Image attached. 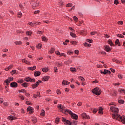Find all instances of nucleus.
Instances as JSON below:
<instances>
[{
  "instance_id": "57",
  "label": "nucleus",
  "mask_w": 125,
  "mask_h": 125,
  "mask_svg": "<svg viewBox=\"0 0 125 125\" xmlns=\"http://www.w3.org/2000/svg\"><path fill=\"white\" fill-rule=\"evenodd\" d=\"M118 102L119 103H120L121 104H124L125 101H124L123 100H118Z\"/></svg>"
},
{
  "instance_id": "16",
  "label": "nucleus",
  "mask_w": 125,
  "mask_h": 125,
  "mask_svg": "<svg viewBox=\"0 0 125 125\" xmlns=\"http://www.w3.org/2000/svg\"><path fill=\"white\" fill-rule=\"evenodd\" d=\"M62 83V85H69V84H70V83L67 80H63Z\"/></svg>"
},
{
  "instance_id": "33",
  "label": "nucleus",
  "mask_w": 125,
  "mask_h": 125,
  "mask_svg": "<svg viewBox=\"0 0 125 125\" xmlns=\"http://www.w3.org/2000/svg\"><path fill=\"white\" fill-rule=\"evenodd\" d=\"M40 116H42V117L45 116V111H44V110L42 109L41 110Z\"/></svg>"
},
{
  "instance_id": "34",
  "label": "nucleus",
  "mask_w": 125,
  "mask_h": 125,
  "mask_svg": "<svg viewBox=\"0 0 125 125\" xmlns=\"http://www.w3.org/2000/svg\"><path fill=\"white\" fill-rule=\"evenodd\" d=\"M42 47V45L41 43H39L36 45L37 49H41Z\"/></svg>"
},
{
  "instance_id": "55",
  "label": "nucleus",
  "mask_w": 125,
  "mask_h": 125,
  "mask_svg": "<svg viewBox=\"0 0 125 125\" xmlns=\"http://www.w3.org/2000/svg\"><path fill=\"white\" fill-rule=\"evenodd\" d=\"M43 22H44V23H46V24H50L51 21H43Z\"/></svg>"
},
{
  "instance_id": "22",
  "label": "nucleus",
  "mask_w": 125,
  "mask_h": 125,
  "mask_svg": "<svg viewBox=\"0 0 125 125\" xmlns=\"http://www.w3.org/2000/svg\"><path fill=\"white\" fill-rule=\"evenodd\" d=\"M104 47L105 51H107V52L111 51V48H110V46L108 45H105L104 46Z\"/></svg>"
},
{
  "instance_id": "53",
  "label": "nucleus",
  "mask_w": 125,
  "mask_h": 125,
  "mask_svg": "<svg viewBox=\"0 0 125 125\" xmlns=\"http://www.w3.org/2000/svg\"><path fill=\"white\" fill-rule=\"evenodd\" d=\"M73 6V4L71 3H69L66 5V7H72Z\"/></svg>"
},
{
  "instance_id": "54",
  "label": "nucleus",
  "mask_w": 125,
  "mask_h": 125,
  "mask_svg": "<svg viewBox=\"0 0 125 125\" xmlns=\"http://www.w3.org/2000/svg\"><path fill=\"white\" fill-rule=\"evenodd\" d=\"M61 56H64V57H66L67 55H66V54H65L64 53H61L60 57H61Z\"/></svg>"
},
{
  "instance_id": "43",
  "label": "nucleus",
  "mask_w": 125,
  "mask_h": 125,
  "mask_svg": "<svg viewBox=\"0 0 125 125\" xmlns=\"http://www.w3.org/2000/svg\"><path fill=\"white\" fill-rule=\"evenodd\" d=\"M118 92H120V93H123L125 94V89H119Z\"/></svg>"
},
{
  "instance_id": "10",
  "label": "nucleus",
  "mask_w": 125,
  "mask_h": 125,
  "mask_svg": "<svg viewBox=\"0 0 125 125\" xmlns=\"http://www.w3.org/2000/svg\"><path fill=\"white\" fill-rule=\"evenodd\" d=\"M27 111L29 112V114H33L34 113V108L31 106H28L27 108Z\"/></svg>"
},
{
  "instance_id": "46",
  "label": "nucleus",
  "mask_w": 125,
  "mask_h": 125,
  "mask_svg": "<svg viewBox=\"0 0 125 125\" xmlns=\"http://www.w3.org/2000/svg\"><path fill=\"white\" fill-rule=\"evenodd\" d=\"M18 83H24V80L23 79H20L18 81Z\"/></svg>"
},
{
  "instance_id": "36",
  "label": "nucleus",
  "mask_w": 125,
  "mask_h": 125,
  "mask_svg": "<svg viewBox=\"0 0 125 125\" xmlns=\"http://www.w3.org/2000/svg\"><path fill=\"white\" fill-rule=\"evenodd\" d=\"M59 6H63L64 5V2L62 0H60L58 3Z\"/></svg>"
},
{
  "instance_id": "15",
  "label": "nucleus",
  "mask_w": 125,
  "mask_h": 125,
  "mask_svg": "<svg viewBox=\"0 0 125 125\" xmlns=\"http://www.w3.org/2000/svg\"><path fill=\"white\" fill-rule=\"evenodd\" d=\"M31 86L32 87L33 89L37 88L38 86H39V82H36V83L31 85Z\"/></svg>"
},
{
  "instance_id": "63",
  "label": "nucleus",
  "mask_w": 125,
  "mask_h": 125,
  "mask_svg": "<svg viewBox=\"0 0 125 125\" xmlns=\"http://www.w3.org/2000/svg\"><path fill=\"white\" fill-rule=\"evenodd\" d=\"M114 3L116 4V5H118V4H119V1L118 0H115Z\"/></svg>"
},
{
  "instance_id": "61",
  "label": "nucleus",
  "mask_w": 125,
  "mask_h": 125,
  "mask_svg": "<svg viewBox=\"0 0 125 125\" xmlns=\"http://www.w3.org/2000/svg\"><path fill=\"white\" fill-rule=\"evenodd\" d=\"M55 53V54H56V55H59L60 56L61 54V53H60L59 51H56Z\"/></svg>"
},
{
  "instance_id": "40",
  "label": "nucleus",
  "mask_w": 125,
  "mask_h": 125,
  "mask_svg": "<svg viewBox=\"0 0 125 125\" xmlns=\"http://www.w3.org/2000/svg\"><path fill=\"white\" fill-rule=\"evenodd\" d=\"M22 86L23 87L27 88L28 87V83L24 82L21 84Z\"/></svg>"
},
{
  "instance_id": "2",
  "label": "nucleus",
  "mask_w": 125,
  "mask_h": 125,
  "mask_svg": "<svg viewBox=\"0 0 125 125\" xmlns=\"http://www.w3.org/2000/svg\"><path fill=\"white\" fill-rule=\"evenodd\" d=\"M92 92L94 94H95V95H100L101 94V89L99 88V87H96L92 90Z\"/></svg>"
},
{
  "instance_id": "12",
  "label": "nucleus",
  "mask_w": 125,
  "mask_h": 125,
  "mask_svg": "<svg viewBox=\"0 0 125 125\" xmlns=\"http://www.w3.org/2000/svg\"><path fill=\"white\" fill-rule=\"evenodd\" d=\"M7 119L9 121H13V120H16V117L15 116H13L12 115H10L8 116Z\"/></svg>"
},
{
  "instance_id": "51",
  "label": "nucleus",
  "mask_w": 125,
  "mask_h": 125,
  "mask_svg": "<svg viewBox=\"0 0 125 125\" xmlns=\"http://www.w3.org/2000/svg\"><path fill=\"white\" fill-rule=\"evenodd\" d=\"M117 24L118 25H123V24H124V22H123L122 21H118Z\"/></svg>"
},
{
  "instance_id": "5",
  "label": "nucleus",
  "mask_w": 125,
  "mask_h": 125,
  "mask_svg": "<svg viewBox=\"0 0 125 125\" xmlns=\"http://www.w3.org/2000/svg\"><path fill=\"white\" fill-rule=\"evenodd\" d=\"M31 6L33 9L37 8L39 6V2L38 1H32L31 2Z\"/></svg>"
},
{
  "instance_id": "27",
  "label": "nucleus",
  "mask_w": 125,
  "mask_h": 125,
  "mask_svg": "<svg viewBox=\"0 0 125 125\" xmlns=\"http://www.w3.org/2000/svg\"><path fill=\"white\" fill-rule=\"evenodd\" d=\"M31 121L33 123V124H36V123H37V122H38V120L35 117L31 118Z\"/></svg>"
},
{
  "instance_id": "1",
  "label": "nucleus",
  "mask_w": 125,
  "mask_h": 125,
  "mask_svg": "<svg viewBox=\"0 0 125 125\" xmlns=\"http://www.w3.org/2000/svg\"><path fill=\"white\" fill-rule=\"evenodd\" d=\"M109 106H111L110 107V111L113 113L112 114L113 119L114 120H117L119 122H122L123 124H125V117L124 115L121 116V115L118 114H119V108L116 107V103L114 102L110 103L109 104Z\"/></svg>"
},
{
  "instance_id": "19",
  "label": "nucleus",
  "mask_w": 125,
  "mask_h": 125,
  "mask_svg": "<svg viewBox=\"0 0 125 125\" xmlns=\"http://www.w3.org/2000/svg\"><path fill=\"white\" fill-rule=\"evenodd\" d=\"M22 16L23 13H22V12L21 11L18 12L17 14V17H18V18H21V17H22Z\"/></svg>"
},
{
  "instance_id": "64",
  "label": "nucleus",
  "mask_w": 125,
  "mask_h": 125,
  "mask_svg": "<svg viewBox=\"0 0 125 125\" xmlns=\"http://www.w3.org/2000/svg\"><path fill=\"white\" fill-rule=\"evenodd\" d=\"M19 92L20 93V92L24 93L26 92V90L25 89H21V90H19Z\"/></svg>"
},
{
  "instance_id": "35",
  "label": "nucleus",
  "mask_w": 125,
  "mask_h": 125,
  "mask_svg": "<svg viewBox=\"0 0 125 125\" xmlns=\"http://www.w3.org/2000/svg\"><path fill=\"white\" fill-rule=\"evenodd\" d=\"M12 68H13V65L11 64V65L9 66L8 67L6 68L5 69V70L9 71V70H10V69H12Z\"/></svg>"
},
{
  "instance_id": "20",
  "label": "nucleus",
  "mask_w": 125,
  "mask_h": 125,
  "mask_svg": "<svg viewBox=\"0 0 125 125\" xmlns=\"http://www.w3.org/2000/svg\"><path fill=\"white\" fill-rule=\"evenodd\" d=\"M22 63H25V64H27V65H30L31 63L29 62V61H27L25 59H22L21 60Z\"/></svg>"
},
{
  "instance_id": "31",
  "label": "nucleus",
  "mask_w": 125,
  "mask_h": 125,
  "mask_svg": "<svg viewBox=\"0 0 125 125\" xmlns=\"http://www.w3.org/2000/svg\"><path fill=\"white\" fill-rule=\"evenodd\" d=\"M70 71L71 73H76V72H77V69L76 68L71 67L70 68Z\"/></svg>"
},
{
  "instance_id": "58",
  "label": "nucleus",
  "mask_w": 125,
  "mask_h": 125,
  "mask_svg": "<svg viewBox=\"0 0 125 125\" xmlns=\"http://www.w3.org/2000/svg\"><path fill=\"white\" fill-rule=\"evenodd\" d=\"M4 106H5L6 107L8 106V102H5L3 103Z\"/></svg>"
},
{
  "instance_id": "13",
  "label": "nucleus",
  "mask_w": 125,
  "mask_h": 125,
  "mask_svg": "<svg viewBox=\"0 0 125 125\" xmlns=\"http://www.w3.org/2000/svg\"><path fill=\"white\" fill-rule=\"evenodd\" d=\"M10 85L11 87H14V88H16V87H17V83L15 82H12Z\"/></svg>"
},
{
  "instance_id": "23",
  "label": "nucleus",
  "mask_w": 125,
  "mask_h": 125,
  "mask_svg": "<svg viewBox=\"0 0 125 125\" xmlns=\"http://www.w3.org/2000/svg\"><path fill=\"white\" fill-rule=\"evenodd\" d=\"M50 78V77L49 76H44L42 79V80L43 82H47L49 79Z\"/></svg>"
},
{
  "instance_id": "32",
  "label": "nucleus",
  "mask_w": 125,
  "mask_h": 125,
  "mask_svg": "<svg viewBox=\"0 0 125 125\" xmlns=\"http://www.w3.org/2000/svg\"><path fill=\"white\" fill-rule=\"evenodd\" d=\"M28 70H30V71H34L35 69H37L36 66H33V67H29L27 68Z\"/></svg>"
},
{
  "instance_id": "14",
  "label": "nucleus",
  "mask_w": 125,
  "mask_h": 125,
  "mask_svg": "<svg viewBox=\"0 0 125 125\" xmlns=\"http://www.w3.org/2000/svg\"><path fill=\"white\" fill-rule=\"evenodd\" d=\"M15 45H21L23 44V42L21 41H17L14 42Z\"/></svg>"
},
{
  "instance_id": "18",
  "label": "nucleus",
  "mask_w": 125,
  "mask_h": 125,
  "mask_svg": "<svg viewBox=\"0 0 125 125\" xmlns=\"http://www.w3.org/2000/svg\"><path fill=\"white\" fill-rule=\"evenodd\" d=\"M71 116V118L72 119H74V120H77L78 119V115H77L76 114H74L72 112V114L70 115Z\"/></svg>"
},
{
  "instance_id": "25",
  "label": "nucleus",
  "mask_w": 125,
  "mask_h": 125,
  "mask_svg": "<svg viewBox=\"0 0 125 125\" xmlns=\"http://www.w3.org/2000/svg\"><path fill=\"white\" fill-rule=\"evenodd\" d=\"M41 39L43 42H46L48 41V39L45 36H42L41 37Z\"/></svg>"
},
{
  "instance_id": "62",
  "label": "nucleus",
  "mask_w": 125,
  "mask_h": 125,
  "mask_svg": "<svg viewBox=\"0 0 125 125\" xmlns=\"http://www.w3.org/2000/svg\"><path fill=\"white\" fill-rule=\"evenodd\" d=\"M117 37H119V38H124V35L121 34H117Z\"/></svg>"
},
{
  "instance_id": "49",
  "label": "nucleus",
  "mask_w": 125,
  "mask_h": 125,
  "mask_svg": "<svg viewBox=\"0 0 125 125\" xmlns=\"http://www.w3.org/2000/svg\"><path fill=\"white\" fill-rule=\"evenodd\" d=\"M19 97L21 98V99H22V100H24L25 99V96L22 95H20L19 96Z\"/></svg>"
},
{
  "instance_id": "4",
  "label": "nucleus",
  "mask_w": 125,
  "mask_h": 125,
  "mask_svg": "<svg viewBox=\"0 0 125 125\" xmlns=\"http://www.w3.org/2000/svg\"><path fill=\"white\" fill-rule=\"evenodd\" d=\"M73 112H72V111H71L70 109H63V110L62 111V113L64 114V115H70L72 114Z\"/></svg>"
},
{
  "instance_id": "9",
  "label": "nucleus",
  "mask_w": 125,
  "mask_h": 125,
  "mask_svg": "<svg viewBox=\"0 0 125 125\" xmlns=\"http://www.w3.org/2000/svg\"><path fill=\"white\" fill-rule=\"evenodd\" d=\"M79 79L80 80H81L82 82L81 83L82 85L83 86L85 85V80L84 79V78L82 77V76H80L79 77Z\"/></svg>"
},
{
  "instance_id": "11",
  "label": "nucleus",
  "mask_w": 125,
  "mask_h": 125,
  "mask_svg": "<svg viewBox=\"0 0 125 125\" xmlns=\"http://www.w3.org/2000/svg\"><path fill=\"white\" fill-rule=\"evenodd\" d=\"M24 81H26V82H35L36 79H31L30 77H26L24 79Z\"/></svg>"
},
{
  "instance_id": "60",
  "label": "nucleus",
  "mask_w": 125,
  "mask_h": 125,
  "mask_svg": "<svg viewBox=\"0 0 125 125\" xmlns=\"http://www.w3.org/2000/svg\"><path fill=\"white\" fill-rule=\"evenodd\" d=\"M73 19H74V20L75 21H76V22H78V18L76 16H74L73 17Z\"/></svg>"
},
{
  "instance_id": "45",
  "label": "nucleus",
  "mask_w": 125,
  "mask_h": 125,
  "mask_svg": "<svg viewBox=\"0 0 125 125\" xmlns=\"http://www.w3.org/2000/svg\"><path fill=\"white\" fill-rule=\"evenodd\" d=\"M32 31H27L26 32V34L27 35V36H32Z\"/></svg>"
},
{
  "instance_id": "38",
  "label": "nucleus",
  "mask_w": 125,
  "mask_h": 125,
  "mask_svg": "<svg viewBox=\"0 0 125 125\" xmlns=\"http://www.w3.org/2000/svg\"><path fill=\"white\" fill-rule=\"evenodd\" d=\"M70 35L72 38H77V35L73 32H70Z\"/></svg>"
},
{
  "instance_id": "6",
  "label": "nucleus",
  "mask_w": 125,
  "mask_h": 125,
  "mask_svg": "<svg viewBox=\"0 0 125 125\" xmlns=\"http://www.w3.org/2000/svg\"><path fill=\"white\" fill-rule=\"evenodd\" d=\"M58 109H59L60 112L63 113V111H64V110H65V108L64 107V106H63V105L61 104H59L58 105Z\"/></svg>"
},
{
  "instance_id": "59",
  "label": "nucleus",
  "mask_w": 125,
  "mask_h": 125,
  "mask_svg": "<svg viewBox=\"0 0 125 125\" xmlns=\"http://www.w3.org/2000/svg\"><path fill=\"white\" fill-rule=\"evenodd\" d=\"M90 34L92 36H94V35H96V34H97V32L96 31H92L91 32Z\"/></svg>"
},
{
  "instance_id": "24",
  "label": "nucleus",
  "mask_w": 125,
  "mask_h": 125,
  "mask_svg": "<svg viewBox=\"0 0 125 125\" xmlns=\"http://www.w3.org/2000/svg\"><path fill=\"white\" fill-rule=\"evenodd\" d=\"M42 71L43 73H47L49 71V68L48 67H44L42 69Z\"/></svg>"
},
{
  "instance_id": "7",
  "label": "nucleus",
  "mask_w": 125,
  "mask_h": 125,
  "mask_svg": "<svg viewBox=\"0 0 125 125\" xmlns=\"http://www.w3.org/2000/svg\"><path fill=\"white\" fill-rule=\"evenodd\" d=\"M12 81H13V77H9L8 79H7L5 81V83H6L7 85H8V84L10 83V82H12Z\"/></svg>"
},
{
  "instance_id": "29",
  "label": "nucleus",
  "mask_w": 125,
  "mask_h": 125,
  "mask_svg": "<svg viewBox=\"0 0 125 125\" xmlns=\"http://www.w3.org/2000/svg\"><path fill=\"white\" fill-rule=\"evenodd\" d=\"M41 75V72L39 71H36L34 72L35 77H39Z\"/></svg>"
},
{
  "instance_id": "8",
  "label": "nucleus",
  "mask_w": 125,
  "mask_h": 125,
  "mask_svg": "<svg viewBox=\"0 0 125 125\" xmlns=\"http://www.w3.org/2000/svg\"><path fill=\"white\" fill-rule=\"evenodd\" d=\"M81 117H82L83 119H86L89 120L90 119V117H89L86 113H83L81 114Z\"/></svg>"
},
{
  "instance_id": "42",
  "label": "nucleus",
  "mask_w": 125,
  "mask_h": 125,
  "mask_svg": "<svg viewBox=\"0 0 125 125\" xmlns=\"http://www.w3.org/2000/svg\"><path fill=\"white\" fill-rule=\"evenodd\" d=\"M55 51V48L52 47L51 48V49L49 52L51 53V54H52V53H54Z\"/></svg>"
},
{
  "instance_id": "28",
  "label": "nucleus",
  "mask_w": 125,
  "mask_h": 125,
  "mask_svg": "<svg viewBox=\"0 0 125 125\" xmlns=\"http://www.w3.org/2000/svg\"><path fill=\"white\" fill-rule=\"evenodd\" d=\"M70 43H71V44H73V45H77V44L79 43V42L76 41H70Z\"/></svg>"
},
{
  "instance_id": "52",
  "label": "nucleus",
  "mask_w": 125,
  "mask_h": 125,
  "mask_svg": "<svg viewBox=\"0 0 125 125\" xmlns=\"http://www.w3.org/2000/svg\"><path fill=\"white\" fill-rule=\"evenodd\" d=\"M16 70H13L11 72V75H12V76H13V75H14V74H16Z\"/></svg>"
},
{
  "instance_id": "44",
  "label": "nucleus",
  "mask_w": 125,
  "mask_h": 125,
  "mask_svg": "<svg viewBox=\"0 0 125 125\" xmlns=\"http://www.w3.org/2000/svg\"><path fill=\"white\" fill-rule=\"evenodd\" d=\"M28 25H29V26H31V27H34L35 26V22H28Z\"/></svg>"
},
{
  "instance_id": "30",
  "label": "nucleus",
  "mask_w": 125,
  "mask_h": 125,
  "mask_svg": "<svg viewBox=\"0 0 125 125\" xmlns=\"http://www.w3.org/2000/svg\"><path fill=\"white\" fill-rule=\"evenodd\" d=\"M19 7L21 10H24V9H25V7L24 6V5H23L22 3H20Z\"/></svg>"
},
{
  "instance_id": "56",
  "label": "nucleus",
  "mask_w": 125,
  "mask_h": 125,
  "mask_svg": "<svg viewBox=\"0 0 125 125\" xmlns=\"http://www.w3.org/2000/svg\"><path fill=\"white\" fill-rule=\"evenodd\" d=\"M84 46H86V47H89V46H91V44H88L87 43H84Z\"/></svg>"
},
{
  "instance_id": "39",
  "label": "nucleus",
  "mask_w": 125,
  "mask_h": 125,
  "mask_svg": "<svg viewBox=\"0 0 125 125\" xmlns=\"http://www.w3.org/2000/svg\"><path fill=\"white\" fill-rule=\"evenodd\" d=\"M115 43L116 45H118V46H120L121 45L119 39H116V40L115 41Z\"/></svg>"
},
{
  "instance_id": "26",
  "label": "nucleus",
  "mask_w": 125,
  "mask_h": 125,
  "mask_svg": "<svg viewBox=\"0 0 125 125\" xmlns=\"http://www.w3.org/2000/svg\"><path fill=\"white\" fill-rule=\"evenodd\" d=\"M106 74H109L110 75L111 74V71H110V70L104 69L103 71V74L106 75Z\"/></svg>"
},
{
  "instance_id": "50",
  "label": "nucleus",
  "mask_w": 125,
  "mask_h": 125,
  "mask_svg": "<svg viewBox=\"0 0 125 125\" xmlns=\"http://www.w3.org/2000/svg\"><path fill=\"white\" fill-rule=\"evenodd\" d=\"M17 34H24V31L22 30H17Z\"/></svg>"
},
{
  "instance_id": "41",
  "label": "nucleus",
  "mask_w": 125,
  "mask_h": 125,
  "mask_svg": "<svg viewBox=\"0 0 125 125\" xmlns=\"http://www.w3.org/2000/svg\"><path fill=\"white\" fill-rule=\"evenodd\" d=\"M26 105H28V106H32V105H33V103H32L31 102H30L29 101H27L26 102Z\"/></svg>"
},
{
  "instance_id": "47",
  "label": "nucleus",
  "mask_w": 125,
  "mask_h": 125,
  "mask_svg": "<svg viewBox=\"0 0 125 125\" xmlns=\"http://www.w3.org/2000/svg\"><path fill=\"white\" fill-rule=\"evenodd\" d=\"M83 20L80 21L79 22V24L77 25V26H78L79 27H81V25H82V24H83Z\"/></svg>"
},
{
  "instance_id": "17",
  "label": "nucleus",
  "mask_w": 125,
  "mask_h": 125,
  "mask_svg": "<svg viewBox=\"0 0 125 125\" xmlns=\"http://www.w3.org/2000/svg\"><path fill=\"white\" fill-rule=\"evenodd\" d=\"M57 67H62L63 66V63L60 62H55Z\"/></svg>"
},
{
  "instance_id": "48",
  "label": "nucleus",
  "mask_w": 125,
  "mask_h": 125,
  "mask_svg": "<svg viewBox=\"0 0 125 125\" xmlns=\"http://www.w3.org/2000/svg\"><path fill=\"white\" fill-rule=\"evenodd\" d=\"M86 42H89V43H92V42H93V40L92 39H86Z\"/></svg>"
},
{
  "instance_id": "37",
  "label": "nucleus",
  "mask_w": 125,
  "mask_h": 125,
  "mask_svg": "<svg viewBox=\"0 0 125 125\" xmlns=\"http://www.w3.org/2000/svg\"><path fill=\"white\" fill-rule=\"evenodd\" d=\"M99 114H103V108L102 107H99Z\"/></svg>"
},
{
  "instance_id": "3",
  "label": "nucleus",
  "mask_w": 125,
  "mask_h": 125,
  "mask_svg": "<svg viewBox=\"0 0 125 125\" xmlns=\"http://www.w3.org/2000/svg\"><path fill=\"white\" fill-rule=\"evenodd\" d=\"M62 122H63V123H64V125H72V123L71 122V121H70L68 120H67L66 118H65L64 117H62Z\"/></svg>"
},
{
  "instance_id": "21",
  "label": "nucleus",
  "mask_w": 125,
  "mask_h": 125,
  "mask_svg": "<svg viewBox=\"0 0 125 125\" xmlns=\"http://www.w3.org/2000/svg\"><path fill=\"white\" fill-rule=\"evenodd\" d=\"M113 62H115V63H117V64H122V61L118 60L116 59H112Z\"/></svg>"
}]
</instances>
